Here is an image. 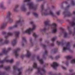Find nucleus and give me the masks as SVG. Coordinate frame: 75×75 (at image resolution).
Returning a JSON list of instances; mask_svg holds the SVG:
<instances>
[{"instance_id":"1","label":"nucleus","mask_w":75,"mask_h":75,"mask_svg":"<svg viewBox=\"0 0 75 75\" xmlns=\"http://www.w3.org/2000/svg\"><path fill=\"white\" fill-rule=\"evenodd\" d=\"M30 24H32V28H29L23 31L22 33L23 34H24V33H26L29 34H30L31 31L34 30L35 29V28H36V25L34 23V22L33 21H30Z\"/></svg>"},{"instance_id":"2","label":"nucleus","mask_w":75,"mask_h":75,"mask_svg":"<svg viewBox=\"0 0 75 75\" xmlns=\"http://www.w3.org/2000/svg\"><path fill=\"white\" fill-rule=\"evenodd\" d=\"M50 26L53 29L52 31V33H57V29L56 27V25L55 23H53L52 24V25H50Z\"/></svg>"},{"instance_id":"3","label":"nucleus","mask_w":75,"mask_h":75,"mask_svg":"<svg viewBox=\"0 0 75 75\" xmlns=\"http://www.w3.org/2000/svg\"><path fill=\"white\" fill-rule=\"evenodd\" d=\"M49 10H48L47 11H45L44 12L42 13V16H47V15H48V14H50L51 16H54V13H52V11H50L49 12Z\"/></svg>"},{"instance_id":"4","label":"nucleus","mask_w":75,"mask_h":75,"mask_svg":"<svg viewBox=\"0 0 75 75\" xmlns=\"http://www.w3.org/2000/svg\"><path fill=\"white\" fill-rule=\"evenodd\" d=\"M13 61H14V60L13 59H11L10 60H8L7 59V58H5L2 61H1V59L0 58V63H1V64H3L4 63V62H10V63H12V62H13Z\"/></svg>"},{"instance_id":"5","label":"nucleus","mask_w":75,"mask_h":75,"mask_svg":"<svg viewBox=\"0 0 75 75\" xmlns=\"http://www.w3.org/2000/svg\"><path fill=\"white\" fill-rule=\"evenodd\" d=\"M68 50H69V43L64 45L63 48V51L65 52Z\"/></svg>"},{"instance_id":"6","label":"nucleus","mask_w":75,"mask_h":75,"mask_svg":"<svg viewBox=\"0 0 75 75\" xmlns=\"http://www.w3.org/2000/svg\"><path fill=\"white\" fill-rule=\"evenodd\" d=\"M28 6L29 8H33V9H35L36 7L34 6L33 3H29L28 4Z\"/></svg>"},{"instance_id":"7","label":"nucleus","mask_w":75,"mask_h":75,"mask_svg":"<svg viewBox=\"0 0 75 75\" xmlns=\"http://www.w3.org/2000/svg\"><path fill=\"white\" fill-rule=\"evenodd\" d=\"M23 21H24L22 19H21L16 21L15 25H14V27H17L18 25V24L20 23H23Z\"/></svg>"},{"instance_id":"8","label":"nucleus","mask_w":75,"mask_h":75,"mask_svg":"<svg viewBox=\"0 0 75 75\" xmlns=\"http://www.w3.org/2000/svg\"><path fill=\"white\" fill-rule=\"evenodd\" d=\"M58 66V64L56 62H53V64L51 65V66L54 69H55Z\"/></svg>"},{"instance_id":"9","label":"nucleus","mask_w":75,"mask_h":75,"mask_svg":"<svg viewBox=\"0 0 75 75\" xmlns=\"http://www.w3.org/2000/svg\"><path fill=\"white\" fill-rule=\"evenodd\" d=\"M20 48H18L16 50H14V54H15V56L16 57H17L18 56V53H17V51H20Z\"/></svg>"},{"instance_id":"10","label":"nucleus","mask_w":75,"mask_h":75,"mask_svg":"<svg viewBox=\"0 0 75 75\" xmlns=\"http://www.w3.org/2000/svg\"><path fill=\"white\" fill-rule=\"evenodd\" d=\"M38 73H40V71L41 72H42L43 73H45V70L44 69H41L40 68H38Z\"/></svg>"},{"instance_id":"11","label":"nucleus","mask_w":75,"mask_h":75,"mask_svg":"<svg viewBox=\"0 0 75 75\" xmlns=\"http://www.w3.org/2000/svg\"><path fill=\"white\" fill-rule=\"evenodd\" d=\"M26 38L25 37H23L22 38V41L21 42V44L22 46H24V43L25 42Z\"/></svg>"},{"instance_id":"12","label":"nucleus","mask_w":75,"mask_h":75,"mask_svg":"<svg viewBox=\"0 0 75 75\" xmlns=\"http://www.w3.org/2000/svg\"><path fill=\"white\" fill-rule=\"evenodd\" d=\"M37 59L40 61L41 64H43L44 63V61L42 59H40V57H37Z\"/></svg>"},{"instance_id":"13","label":"nucleus","mask_w":75,"mask_h":75,"mask_svg":"<svg viewBox=\"0 0 75 75\" xmlns=\"http://www.w3.org/2000/svg\"><path fill=\"white\" fill-rule=\"evenodd\" d=\"M6 23H3L1 25L0 28L1 29H3V28H4L6 25Z\"/></svg>"},{"instance_id":"14","label":"nucleus","mask_w":75,"mask_h":75,"mask_svg":"<svg viewBox=\"0 0 75 75\" xmlns=\"http://www.w3.org/2000/svg\"><path fill=\"white\" fill-rule=\"evenodd\" d=\"M29 41L31 46H33L34 45V43L33 42V39L32 38L29 39Z\"/></svg>"},{"instance_id":"15","label":"nucleus","mask_w":75,"mask_h":75,"mask_svg":"<svg viewBox=\"0 0 75 75\" xmlns=\"http://www.w3.org/2000/svg\"><path fill=\"white\" fill-rule=\"evenodd\" d=\"M16 39H15L12 41L11 42V44L12 45H14L16 43Z\"/></svg>"},{"instance_id":"16","label":"nucleus","mask_w":75,"mask_h":75,"mask_svg":"<svg viewBox=\"0 0 75 75\" xmlns=\"http://www.w3.org/2000/svg\"><path fill=\"white\" fill-rule=\"evenodd\" d=\"M30 55H31L30 52L29 51H27V54L25 55V56L27 57H29L30 56Z\"/></svg>"},{"instance_id":"17","label":"nucleus","mask_w":75,"mask_h":75,"mask_svg":"<svg viewBox=\"0 0 75 75\" xmlns=\"http://www.w3.org/2000/svg\"><path fill=\"white\" fill-rule=\"evenodd\" d=\"M10 50H11V47H9L8 48L7 51L4 50V54H6V53H7V52L9 51H10Z\"/></svg>"},{"instance_id":"18","label":"nucleus","mask_w":75,"mask_h":75,"mask_svg":"<svg viewBox=\"0 0 75 75\" xmlns=\"http://www.w3.org/2000/svg\"><path fill=\"white\" fill-rule=\"evenodd\" d=\"M33 67L34 68H37V64L36 62H34L33 65Z\"/></svg>"},{"instance_id":"19","label":"nucleus","mask_w":75,"mask_h":75,"mask_svg":"<svg viewBox=\"0 0 75 75\" xmlns=\"http://www.w3.org/2000/svg\"><path fill=\"white\" fill-rule=\"evenodd\" d=\"M19 32H16L15 33V36L16 38L18 37V34H19Z\"/></svg>"},{"instance_id":"20","label":"nucleus","mask_w":75,"mask_h":75,"mask_svg":"<svg viewBox=\"0 0 75 75\" xmlns=\"http://www.w3.org/2000/svg\"><path fill=\"white\" fill-rule=\"evenodd\" d=\"M50 22V21L49 20H47L44 22V23L45 25H47Z\"/></svg>"},{"instance_id":"21","label":"nucleus","mask_w":75,"mask_h":75,"mask_svg":"<svg viewBox=\"0 0 75 75\" xmlns=\"http://www.w3.org/2000/svg\"><path fill=\"white\" fill-rule=\"evenodd\" d=\"M21 10H22V11H25V7H24V6H21Z\"/></svg>"},{"instance_id":"22","label":"nucleus","mask_w":75,"mask_h":75,"mask_svg":"<svg viewBox=\"0 0 75 75\" xmlns=\"http://www.w3.org/2000/svg\"><path fill=\"white\" fill-rule=\"evenodd\" d=\"M74 1H75V0H71V6H74L75 5V2Z\"/></svg>"},{"instance_id":"23","label":"nucleus","mask_w":75,"mask_h":75,"mask_svg":"<svg viewBox=\"0 0 75 75\" xmlns=\"http://www.w3.org/2000/svg\"><path fill=\"white\" fill-rule=\"evenodd\" d=\"M71 64H74V63H75V59H72L71 60Z\"/></svg>"},{"instance_id":"24","label":"nucleus","mask_w":75,"mask_h":75,"mask_svg":"<svg viewBox=\"0 0 75 75\" xmlns=\"http://www.w3.org/2000/svg\"><path fill=\"white\" fill-rule=\"evenodd\" d=\"M13 19H10L9 20L8 22L9 23H13Z\"/></svg>"},{"instance_id":"25","label":"nucleus","mask_w":75,"mask_h":75,"mask_svg":"<svg viewBox=\"0 0 75 75\" xmlns=\"http://www.w3.org/2000/svg\"><path fill=\"white\" fill-rule=\"evenodd\" d=\"M13 69L14 70H16L17 69V67L16 66H13Z\"/></svg>"},{"instance_id":"26","label":"nucleus","mask_w":75,"mask_h":75,"mask_svg":"<svg viewBox=\"0 0 75 75\" xmlns=\"http://www.w3.org/2000/svg\"><path fill=\"white\" fill-rule=\"evenodd\" d=\"M4 43L5 44H8L9 43V41L6 39Z\"/></svg>"},{"instance_id":"27","label":"nucleus","mask_w":75,"mask_h":75,"mask_svg":"<svg viewBox=\"0 0 75 75\" xmlns=\"http://www.w3.org/2000/svg\"><path fill=\"white\" fill-rule=\"evenodd\" d=\"M19 72V74L18 75H20L21 74V72L20 71V69H18L17 70Z\"/></svg>"},{"instance_id":"28","label":"nucleus","mask_w":75,"mask_h":75,"mask_svg":"<svg viewBox=\"0 0 75 75\" xmlns=\"http://www.w3.org/2000/svg\"><path fill=\"white\" fill-rule=\"evenodd\" d=\"M0 44H3V39H0Z\"/></svg>"},{"instance_id":"29","label":"nucleus","mask_w":75,"mask_h":75,"mask_svg":"<svg viewBox=\"0 0 75 75\" xmlns=\"http://www.w3.org/2000/svg\"><path fill=\"white\" fill-rule=\"evenodd\" d=\"M7 34L8 35H11L13 34V33L11 32H9L7 33Z\"/></svg>"},{"instance_id":"30","label":"nucleus","mask_w":75,"mask_h":75,"mask_svg":"<svg viewBox=\"0 0 75 75\" xmlns=\"http://www.w3.org/2000/svg\"><path fill=\"white\" fill-rule=\"evenodd\" d=\"M33 15L35 16V17H38V14L37 13H33Z\"/></svg>"},{"instance_id":"31","label":"nucleus","mask_w":75,"mask_h":75,"mask_svg":"<svg viewBox=\"0 0 75 75\" xmlns=\"http://www.w3.org/2000/svg\"><path fill=\"white\" fill-rule=\"evenodd\" d=\"M33 36L35 37H37V35H36V34L35 33H34L33 34Z\"/></svg>"},{"instance_id":"32","label":"nucleus","mask_w":75,"mask_h":75,"mask_svg":"<svg viewBox=\"0 0 75 75\" xmlns=\"http://www.w3.org/2000/svg\"><path fill=\"white\" fill-rule=\"evenodd\" d=\"M10 66H8L7 67H5V69L6 70H7V69H10Z\"/></svg>"},{"instance_id":"33","label":"nucleus","mask_w":75,"mask_h":75,"mask_svg":"<svg viewBox=\"0 0 75 75\" xmlns=\"http://www.w3.org/2000/svg\"><path fill=\"white\" fill-rule=\"evenodd\" d=\"M64 37H67V33L65 32L64 34Z\"/></svg>"},{"instance_id":"34","label":"nucleus","mask_w":75,"mask_h":75,"mask_svg":"<svg viewBox=\"0 0 75 75\" xmlns=\"http://www.w3.org/2000/svg\"><path fill=\"white\" fill-rule=\"evenodd\" d=\"M0 7L1 8H4V6L3 4H2L0 5Z\"/></svg>"},{"instance_id":"35","label":"nucleus","mask_w":75,"mask_h":75,"mask_svg":"<svg viewBox=\"0 0 75 75\" xmlns=\"http://www.w3.org/2000/svg\"><path fill=\"white\" fill-rule=\"evenodd\" d=\"M71 25H72V26L75 25V22H74V21L71 24Z\"/></svg>"},{"instance_id":"36","label":"nucleus","mask_w":75,"mask_h":75,"mask_svg":"<svg viewBox=\"0 0 75 75\" xmlns=\"http://www.w3.org/2000/svg\"><path fill=\"white\" fill-rule=\"evenodd\" d=\"M57 39V38H53L52 39V41H54L55 40V39Z\"/></svg>"},{"instance_id":"37","label":"nucleus","mask_w":75,"mask_h":75,"mask_svg":"<svg viewBox=\"0 0 75 75\" xmlns=\"http://www.w3.org/2000/svg\"><path fill=\"white\" fill-rule=\"evenodd\" d=\"M46 30L47 29L46 28H44L42 29H41V30L42 31H45V30Z\"/></svg>"},{"instance_id":"38","label":"nucleus","mask_w":75,"mask_h":75,"mask_svg":"<svg viewBox=\"0 0 75 75\" xmlns=\"http://www.w3.org/2000/svg\"><path fill=\"white\" fill-rule=\"evenodd\" d=\"M71 56H67V58L68 59H70V58H71Z\"/></svg>"},{"instance_id":"39","label":"nucleus","mask_w":75,"mask_h":75,"mask_svg":"<svg viewBox=\"0 0 75 75\" xmlns=\"http://www.w3.org/2000/svg\"><path fill=\"white\" fill-rule=\"evenodd\" d=\"M62 68L63 69H66V68L63 66H62Z\"/></svg>"},{"instance_id":"40","label":"nucleus","mask_w":75,"mask_h":75,"mask_svg":"<svg viewBox=\"0 0 75 75\" xmlns=\"http://www.w3.org/2000/svg\"><path fill=\"white\" fill-rule=\"evenodd\" d=\"M57 44L58 45H59V44H60V42L59 41H57Z\"/></svg>"},{"instance_id":"41","label":"nucleus","mask_w":75,"mask_h":75,"mask_svg":"<svg viewBox=\"0 0 75 75\" xmlns=\"http://www.w3.org/2000/svg\"><path fill=\"white\" fill-rule=\"evenodd\" d=\"M69 34H71L72 33V32H71V31L69 30Z\"/></svg>"},{"instance_id":"42","label":"nucleus","mask_w":75,"mask_h":75,"mask_svg":"<svg viewBox=\"0 0 75 75\" xmlns=\"http://www.w3.org/2000/svg\"><path fill=\"white\" fill-rule=\"evenodd\" d=\"M57 15H59V14H60L59 11H57Z\"/></svg>"},{"instance_id":"43","label":"nucleus","mask_w":75,"mask_h":75,"mask_svg":"<svg viewBox=\"0 0 75 75\" xmlns=\"http://www.w3.org/2000/svg\"><path fill=\"white\" fill-rule=\"evenodd\" d=\"M44 7V6L43 5H42L41 6V8L42 9H43Z\"/></svg>"},{"instance_id":"44","label":"nucleus","mask_w":75,"mask_h":75,"mask_svg":"<svg viewBox=\"0 0 75 75\" xmlns=\"http://www.w3.org/2000/svg\"><path fill=\"white\" fill-rule=\"evenodd\" d=\"M14 10L15 11H17V8H15Z\"/></svg>"},{"instance_id":"45","label":"nucleus","mask_w":75,"mask_h":75,"mask_svg":"<svg viewBox=\"0 0 75 75\" xmlns=\"http://www.w3.org/2000/svg\"><path fill=\"white\" fill-rule=\"evenodd\" d=\"M30 0H25V1H26V2H27L28 1H30Z\"/></svg>"},{"instance_id":"46","label":"nucleus","mask_w":75,"mask_h":75,"mask_svg":"<svg viewBox=\"0 0 75 75\" xmlns=\"http://www.w3.org/2000/svg\"><path fill=\"white\" fill-rule=\"evenodd\" d=\"M8 16H10L11 14V13L10 12H8Z\"/></svg>"},{"instance_id":"47","label":"nucleus","mask_w":75,"mask_h":75,"mask_svg":"<svg viewBox=\"0 0 75 75\" xmlns=\"http://www.w3.org/2000/svg\"><path fill=\"white\" fill-rule=\"evenodd\" d=\"M29 14H30V12H28L27 13V15H29Z\"/></svg>"},{"instance_id":"48","label":"nucleus","mask_w":75,"mask_h":75,"mask_svg":"<svg viewBox=\"0 0 75 75\" xmlns=\"http://www.w3.org/2000/svg\"><path fill=\"white\" fill-rule=\"evenodd\" d=\"M73 14H75V11H74L73 12H72Z\"/></svg>"},{"instance_id":"49","label":"nucleus","mask_w":75,"mask_h":75,"mask_svg":"<svg viewBox=\"0 0 75 75\" xmlns=\"http://www.w3.org/2000/svg\"><path fill=\"white\" fill-rule=\"evenodd\" d=\"M68 64V62H66V65H67Z\"/></svg>"},{"instance_id":"50","label":"nucleus","mask_w":75,"mask_h":75,"mask_svg":"<svg viewBox=\"0 0 75 75\" xmlns=\"http://www.w3.org/2000/svg\"><path fill=\"white\" fill-rule=\"evenodd\" d=\"M24 56L23 55H22L21 56V58H23V57H24Z\"/></svg>"},{"instance_id":"51","label":"nucleus","mask_w":75,"mask_h":75,"mask_svg":"<svg viewBox=\"0 0 75 75\" xmlns=\"http://www.w3.org/2000/svg\"><path fill=\"white\" fill-rule=\"evenodd\" d=\"M2 67H3V65L0 66V68H2Z\"/></svg>"},{"instance_id":"52","label":"nucleus","mask_w":75,"mask_h":75,"mask_svg":"<svg viewBox=\"0 0 75 75\" xmlns=\"http://www.w3.org/2000/svg\"><path fill=\"white\" fill-rule=\"evenodd\" d=\"M7 16H4V18H7Z\"/></svg>"},{"instance_id":"53","label":"nucleus","mask_w":75,"mask_h":75,"mask_svg":"<svg viewBox=\"0 0 75 75\" xmlns=\"http://www.w3.org/2000/svg\"><path fill=\"white\" fill-rule=\"evenodd\" d=\"M47 51H45V54H47Z\"/></svg>"},{"instance_id":"54","label":"nucleus","mask_w":75,"mask_h":75,"mask_svg":"<svg viewBox=\"0 0 75 75\" xmlns=\"http://www.w3.org/2000/svg\"><path fill=\"white\" fill-rule=\"evenodd\" d=\"M65 3H67V1H65Z\"/></svg>"},{"instance_id":"55","label":"nucleus","mask_w":75,"mask_h":75,"mask_svg":"<svg viewBox=\"0 0 75 75\" xmlns=\"http://www.w3.org/2000/svg\"><path fill=\"white\" fill-rule=\"evenodd\" d=\"M73 47H75V45H73Z\"/></svg>"},{"instance_id":"56","label":"nucleus","mask_w":75,"mask_h":75,"mask_svg":"<svg viewBox=\"0 0 75 75\" xmlns=\"http://www.w3.org/2000/svg\"><path fill=\"white\" fill-rule=\"evenodd\" d=\"M45 45H43V47H45Z\"/></svg>"},{"instance_id":"57","label":"nucleus","mask_w":75,"mask_h":75,"mask_svg":"<svg viewBox=\"0 0 75 75\" xmlns=\"http://www.w3.org/2000/svg\"><path fill=\"white\" fill-rule=\"evenodd\" d=\"M42 39H40V41H41L42 40Z\"/></svg>"},{"instance_id":"58","label":"nucleus","mask_w":75,"mask_h":75,"mask_svg":"<svg viewBox=\"0 0 75 75\" xmlns=\"http://www.w3.org/2000/svg\"><path fill=\"white\" fill-rule=\"evenodd\" d=\"M2 55V53L0 54V55Z\"/></svg>"},{"instance_id":"59","label":"nucleus","mask_w":75,"mask_h":75,"mask_svg":"<svg viewBox=\"0 0 75 75\" xmlns=\"http://www.w3.org/2000/svg\"><path fill=\"white\" fill-rule=\"evenodd\" d=\"M71 16V14H69V16Z\"/></svg>"},{"instance_id":"60","label":"nucleus","mask_w":75,"mask_h":75,"mask_svg":"<svg viewBox=\"0 0 75 75\" xmlns=\"http://www.w3.org/2000/svg\"><path fill=\"white\" fill-rule=\"evenodd\" d=\"M5 38H7V37H5Z\"/></svg>"},{"instance_id":"61","label":"nucleus","mask_w":75,"mask_h":75,"mask_svg":"<svg viewBox=\"0 0 75 75\" xmlns=\"http://www.w3.org/2000/svg\"><path fill=\"white\" fill-rule=\"evenodd\" d=\"M29 71H30V69H29Z\"/></svg>"},{"instance_id":"62","label":"nucleus","mask_w":75,"mask_h":75,"mask_svg":"<svg viewBox=\"0 0 75 75\" xmlns=\"http://www.w3.org/2000/svg\"><path fill=\"white\" fill-rule=\"evenodd\" d=\"M52 45H54V44H52Z\"/></svg>"},{"instance_id":"63","label":"nucleus","mask_w":75,"mask_h":75,"mask_svg":"<svg viewBox=\"0 0 75 75\" xmlns=\"http://www.w3.org/2000/svg\"><path fill=\"white\" fill-rule=\"evenodd\" d=\"M63 14H65V13L64 12H63Z\"/></svg>"},{"instance_id":"64","label":"nucleus","mask_w":75,"mask_h":75,"mask_svg":"<svg viewBox=\"0 0 75 75\" xmlns=\"http://www.w3.org/2000/svg\"><path fill=\"white\" fill-rule=\"evenodd\" d=\"M71 75H74V74H71Z\"/></svg>"}]
</instances>
